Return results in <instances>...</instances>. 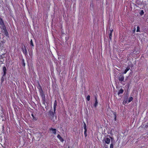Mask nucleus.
Returning a JSON list of instances; mask_svg holds the SVG:
<instances>
[{"label":"nucleus","mask_w":148,"mask_h":148,"mask_svg":"<svg viewBox=\"0 0 148 148\" xmlns=\"http://www.w3.org/2000/svg\"><path fill=\"white\" fill-rule=\"evenodd\" d=\"M0 28L4 34L6 36L9 37V34L6 29L4 22L3 19L0 17Z\"/></svg>","instance_id":"obj_1"},{"label":"nucleus","mask_w":148,"mask_h":148,"mask_svg":"<svg viewBox=\"0 0 148 148\" xmlns=\"http://www.w3.org/2000/svg\"><path fill=\"white\" fill-rule=\"evenodd\" d=\"M37 88L38 89L40 95L42 98V103L45 106L46 98L45 95L43 92L42 86L39 83Z\"/></svg>","instance_id":"obj_2"},{"label":"nucleus","mask_w":148,"mask_h":148,"mask_svg":"<svg viewBox=\"0 0 148 148\" xmlns=\"http://www.w3.org/2000/svg\"><path fill=\"white\" fill-rule=\"evenodd\" d=\"M139 129L142 130V132H145V130H148V121H145L141 126L139 127Z\"/></svg>","instance_id":"obj_3"},{"label":"nucleus","mask_w":148,"mask_h":148,"mask_svg":"<svg viewBox=\"0 0 148 148\" xmlns=\"http://www.w3.org/2000/svg\"><path fill=\"white\" fill-rule=\"evenodd\" d=\"M110 111L112 113V114H111L112 116V117L113 118V119H114V120H116V112L111 110H110Z\"/></svg>","instance_id":"obj_4"},{"label":"nucleus","mask_w":148,"mask_h":148,"mask_svg":"<svg viewBox=\"0 0 148 148\" xmlns=\"http://www.w3.org/2000/svg\"><path fill=\"white\" fill-rule=\"evenodd\" d=\"M124 76L122 74L120 75L118 77L119 80L121 82H122L123 81H124Z\"/></svg>","instance_id":"obj_5"},{"label":"nucleus","mask_w":148,"mask_h":148,"mask_svg":"<svg viewBox=\"0 0 148 148\" xmlns=\"http://www.w3.org/2000/svg\"><path fill=\"white\" fill-rule=\"evenodd\" d=\"M24 49H23V47L22 48V51L23 53L25 55V56H26L27 55L28 53L27 49H26L25 47V45L24 46Z\"/></svg>","instance_id":"obj_6"},{"label":"nucleus","mask_w":148,"mask_h":148,"mask_svg":"<svg viewBox=\"0 0 148 148\" xmlns=\"http://www.w3.org/2000/svg\"><path fill=\"white\" fill-rule=\"evenodd\" d=\"M95 102L94 105V107L95 108H96L97 106V105L98 104L97 96H95Z\"/></svg>","instance_id":"obj_7"},{"label":"nucleus","mask_w":148,"mask_h":148,"mask_svg":"<svg viewBox=\"0 0 148 148\" xmlns=\"http://www.w3.org/2000/svg\"><path fill=\"white\" fill-rule=\"evenodd\" d=\"M57 105V103L56 100H55L54 103L53 104V112H55L56 110V106Z\"/></svg>","instance_id":"obj_8"},{"label":"nucleus","mask_w":148,"mask_h":148,"mask_svg":"<svg viewBox=\"0 0 148 148\" xmlns=\"http://www.w3.org/2000/svg\"><path fill=\"white\" fill-rule=\"evenodd\" d=\"M50 131H52V133L56 134V129L51 128L49 129Z\"/></svg>","instance_id":"obj_9"},{"label":"nucleus","mask_w":148,"mask_h":148,"mask_svg":"<svg viewBox=\"0 0 148 148\" xmlns=\"http://www.w3.org/2000/svg\"><path fill=\"white\" fill-rule=\"evenodd\" d=\"M3 76H5L6 75L7 71L6 68L5 66H4L3 67Z\"/></svg>","instance_id":"obj_10"},{"label":"nucleus","mask_w":148,"mask_h":148,"mask_svg":"<svg viewBox=\"0 0 148 148\" xmlns=\"http://www.w3.org/2000/svg\"><path fill=\"white\" fill-rule=\"evenodd\" d=\"M104 140L105 142V143L107 144H109L110 143V139L108 138H105L104 139Z\"/></svg>","instance_id":"obj_11"},{"label":"nucleus","mask_w":148,"mask_h":148,"mask_svg":"<svg viewBox=\"0 0 148 148\" xmlns=\"http://www.w3.org/2000/svg\"><path fill=\"white\" fill-rule=\"evenodd\" d=\"M130 69L129 66H128L126 69L122 73V74H125Z\"/></svg>","instance_id":"obj_12"},{"label":"nucleus","mask_w":148,"mask_h":148,"mask_svg":"<svg viewBox=\"0 0 148 148\" xmlns=\"http://www.w3.org/2000/svg\"><path fill=\"white\" fill-rule=\"evenodd\" d=\"M57 137L61 142H63L64 141V139L61 137L60 135L58 134L57 136Z\"/></svg>","instance_id":"obj_13"},{"label":"nucleus","mask_w":148,"mask_h":148,"mask_svg":"<svg viewBox=\"0 0 148 148\" xmlns=\"http://www.w3.org/2000/svg\"><path fill=\"white\" fill-rule=\"evenodd\" d=\"M3 51H3V53H2L1 56H4V55H5V54L7 52L6 50L5 49V48H4V47L3 48H2L1 49V51L3 52Z\"/></svg>","instance_id":"obj_14"},{"label":"nucleus","mask_w":148,"mask_h":148,"mask_svg":"<svg viewBox=\"0 0 148 148\" xmlns=\"http://www.w3.org/2000/svg\"><path fill=\"white\" fill-rule=\"evenodd\" d=\"M123 90L122 89H121L119 90L118 93V95H119L120 94L123 93Z\"/></svg>","instance_id":"obj_15"},{"label":"nucleus","mask_w":148,"mask_h":148,"mask_svg":"<svg viewBox=\"0 0 148 148\" xmlns=\"http://www.w3.org/2000/svg\"><path fill=\"white\" fill-rule=\"evenodd\" d=\"M32 116L33 117V120H36L37 119L36 117V115H34L33 114H32Z\"/></svg>","instance_id":"obj_16"},{"label":"nucleus","mask_w":148,"mask_h":148,"mask_svg":"<svg viewBox=\"0 0 148 148\" xmlns=\"http://www.w3.org/2000/svg\"><path fill=\"white\" fill-rule=\"evenodd\" d=\"M133 98L132 97H130L129 99L128 102L130 103L132 101Z\"/></svg>","instance_id":"obj_17"},{"label":"nucleus","mask_w":148,"mask_h":148,"mask_svg":"<svg viewBox=\"0 0 148 148\" xmlns=\"http://www.w3.org/2000/svg\"><path fill=\"white\" fill-rule=\"evenodd\" d=\"M127 99H125L123 101V105H125L127 103Z\"/></svg>","instance_id":"obj_18"},{"label":"nucleus","mask_w":148,"mask_h":148,"mask_svg":"<svg viewBox=\"0 0 148 148\" xmlns=\"http://www.w3.org/2000/svg\"><path fill=\"white\" fill-rule=\"evenodd\" d=\"M30 44L31 46H32V47L34 46V45L33 42V41L32 39H31L30 40Z\"/></svg>","instance_id":"obj_19"},{"label":"nucleus","mask_w":148,"mask_h":148,"mask_svg":"<svg viewBox=\"0 0 148 148\" xmlns=\"http://www.w3.org/2000/svg\"><path fill=\"white\" fill-rule=\"evenodd\" d=\"M22 66H25V63L24 60L23 59L22 60Z\"/></svg>","instance_id":"obj_20"},{"label":"nucleus","mask_w":148,"mask_h":148,"mask_svg":"<svg viewBox=\"0 0 148 148\" xmlns=\"http://www.w3.org/2000/svg\"><path fill=\"white\" fill-rule=\"evenodd\" d=\"M86 99L88 101H89L90 100V96L88 95Z\"/></svg>","instance_id":"obj_21"},{"label":"nucleus","mask_w":148,"mask_h":148,"mask_svg":"<svg viewBox=\"0 0 148 148\" xmlns=\"http://www.w3.org/2000/svg\"><path fill=\"white\" fill-rule=\"evenodd\" d=\"M140 28L138 26H137V27L136 32H139L140 31Z\"/></svg>","instance_id":"obj_22"},{"label":"nucleus","mask_w":148,"mask_h":148,"mask_svg":"<svg viewBox=\"0 0 148 148\" xmlns=\"http://www.w3.org/2000/svg\"><path fill=\"white\" fill-rule=\"evenodd\" d=\"M112 34L111 33L109 34V39L110 40H112Z\"/></svg>","instance_id":"obj_23"},{"label":"nucleus","mask_w":148,"mask_h":148,"mask_svg":"<svg viewBox=\"0 0 148 148\" xmlns=\"http://www.w3.org/2000/svg\"><path fill=\"white\" fill-rule=\"evenodd\" d=\"M139 53V51H136L135 53H134L135 55H137Z\"/></svg>","instance_id":"obj_24"},{"label":"nucleus","mask_w":148,"mask_h":148,"mask_svg":"<svg viewBox=\"0 0 148 148\" xmlns=\"http://www.w3.org/2000/svg\"><path fill=\"white\" fill-rule=\"evenodd\" d=\"M87 131H86V130L84 131V135L85 137L87 136Z\"/></svg>","instance_id":"obj_25"},{"label":"nucleus","mask_w":148,"mask_h":148,"mask_svg":"<svg viewBox=\"0 0 148 148\" xmlns=\"http://www.w3.org/2000/svg\"><path fill=\"white\" fill-rule=\"evenodd\" d=\"M144 13V12H143V10H141V12L140 13V15H142Z\"/></svg>","instance_id":"obj_26"},{"label":"nucleus","mask_w":148,"mask_h":148,"mask_svg":"<svg viewBox=\"0 0 148 148\" xmlns=\"http://www.w3.org/2000/svg\"><path fill=\"white\" fill-rule=\"evenodd\" d=\"M113 145L112 143H111L110 145V148H113Z\"/></svg>","instance_id":"obj_27"},{"label":"nucleus","mask_w":148,"mask_h":148,"mask_svg":"<svg viewBox=\"0 0 148 148\" xmlns=\"http://www.w3.org/2000/svg\"><path fill=\"white\" fill-rule=\"evenodd\" d=\"M84 123V127H86V125L85 122H83Z\"/></svg>","instance_id":"obj_28"},{"label":"nucleus","mask_w":148,"mask_h":148,"mask_svg":"<svg viewBox=\"0 0 148 148\" xmlns=\"http://www.w3.org/2000/svg\"><path fill=\"white\" fill-rule=\"evenodd\" d=\"M113 29H112V30H110V33H111L112 34V33L113 32Z\"/></svg>","instance_id":"obj_29"},{"label":"nucleus","mask_w":148,"mask_h":148,"mask_svg":"<svg viewBox=\"0 0 148 148\" xmlns=\"http://www.w3.org/2000/svg\"><path fill=\"white\" fill-rule=\"evenodd\" d=\"M84 131H87V128L86 127H84Z\"/></svg>","instance_id":"obj_30"},{"label":"nucleus","mask_w":148,"mask_h":148,"mask_svg":"<svg viewBox=\"0 0 148 148\" xmlns=\"http://www.w3.org/2000/svg\"><path fill=\"white\" fill-rule=\"evenodd\" d=\"M84 131H87V128L86 127H84Z\"/></svg>","instance_id":"obj_31"},{"label":"nucleus","mask_w":148,"mask_h":148,"mask_svg":"<svg viewBox=\"0 0 148 148\" xmlns=\"http://www.w3.org/2000/svg\"><path fill=\"white\" fill-rule=\"evenodd\" d=\"M135 30H136V29L135 28L134 29V30H133V31L134 33L135 32Z\"/></svg>","instance_id":"obj_32"},{"label":"nucleus","mask_w":148,"mask_h":148,"mask_svg":"<svg viewBox=\"0 0 148 148\" xmlns=\"http://www.w3.org/2000/svg\"><path fill=\"white\" fill-rule=\"evenodd\" d=\"M109 137H110V138H111V136H109Z\"/></svg>","instance_id":"obj_33"},{"label":"nucleus","mask_w":148,"mask_h":148,"mask_svg":"<svg viewBox=\"0 0 148 148\" xmlns=\"http://www.w3.org/2000/svg\"><path fill=\"white\" fill-rule=\"evenodd\" d=\"M68 148H70V147H69H69H68Z\"/></svg>","instance_id":"obj_34"},{"label":"nucleus","mask_w":148,"mask_h":148,"mask_svg":"<svg viewBox=\"0 0 148 148\" xmlns=\"http://www.w3.org/2000/svg\"><path fill=\"white\" fill-rule=\"evenodd\" d=\"M105 148H108V147H105Z\"/></svg>","instance_id":"obj_35"}]
</instances>
